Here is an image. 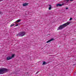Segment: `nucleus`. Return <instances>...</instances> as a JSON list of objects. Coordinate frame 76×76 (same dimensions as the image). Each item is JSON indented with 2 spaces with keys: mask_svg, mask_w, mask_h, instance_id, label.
<instances>
[{
  "mask_svg": "<svg viewBox=\"0 0 76 76\" xmlns=\"http://www.w3.org/2000/svg\"><path fill=\"white\" fill-rule=\"evenodd\" d=\"M70 23H71V22H67L66 23H65L62 25H61L57 29V30L58 31V30H61V29H63V28H64L65 27L67 26V25H69V24H70Z\"/></svg>",
  "mask_w": 76,
  "mask_h": 76,
  "instance_id": "1",
  "label": "nucleus"
},
{
  "mask_svg": "<svg viewBox=\"0 0 76 76\" xmlns=\"http://www.w3.org/2000/svg\"><path fill=\"white\" fill-rule=\"evenodd\" d=\"M8 70L7 69L5 68L1 67L0 68V74H4L5 73H7Z\"/></svg>",
  "mask_w": 76,
  "mask_h": 76,
  "instance_id": "2",
  "label": "nucleus"
},
{
  "mask_svg": "<svg viewBox=\"0 0 76 76\" xmlns=\"http://www.w3.org/2000/svg\"><path fill=\"white\" fill-rule=\"evenodd\" d=\"M25 35V32L24 31H22L19 33L18 34H17V37H23Z\"/></svg>",
  "mask_w": 76,
  "mask_h": 76,
  "instance_id": "3",
  "label": "nucleus"
},
{
  "mask_svg": "<svg viewBox=\"0 0 76 76\" xmlns=\"http://www.w3.org/2000/svg\"><path fill=\"white\" fill-rule=\"evenodd\" d=\"M64 4H56V7H61V6H64Z\"/></svg>",
  "mask_w": 76,
  "mask_h": 76,
  "instance_id": "4",
  "label": "nucleus"
},
{
  "mask_svg": "<svg viewBox=\"0 0 76 76\" xmlns=\"http://www.w3.org/2000/svg\"><path fill=\"white\" fill-rule=\"evenodd\" d=\"M11 59H12V58L10 56H8L7 58V60H9Z\"/></svg>",
  "mask_w": 76,
  "mask_h": 76,
  "instance_id": "5",
  "label": "nucleus"
},
{
  "mask_svg": "<svg viewBox=\"0 0 76 76\" xmlns=\"http://www.w3.org/2000/svg\"><path fill=\"white\" fill-rule=\"evenodd\" d=\"M28 4V3H25L23 4V6H26Z\"/></svg>",
  "mask_w": 76,
  "mask_h": 76,
  "instance_id": "6",
  "label": "nucleus"
},
{
  "mask_svg": "<svg viewBox=\"0 0 76 76\" xmlns=\"http://www.w3.org/2000/svg\"><path fill=\"white\" fill-rule=\"evenodd\" d=\"M21 21V20H20V19H18L17 21H16L15 22V23H17Z\"/></svg>",
  "mask_w": 76,
  "mask_h": 76,
  "instance_id": "7",
  "label": "nucleus"
},
{
  "mask_svg": "<svg viewBox=\"0 0 76 76\" xmlns=\"http://www.w3.org/2000/svg\"><path fill=\"white\" fill-rule=\"evenodd\" d=\"M45 64H47V63L45 61H43V64H42V65H45Z\"/></svg>",
  "mask_w": 76,
  "mask_h": 76,
  "instance_id": "8",
  "label": "nucleus"
},
{
  "mask_svg": "<svg viewBox=\"0 0 76 76\" xmlns=\"http://www.w3.org/2000/svg\"><path fill=\"white\" fill-rule=\"evenodd\" d=\"M70 0L71 1H73V0H66V2L67 3H69V1Z\"/></svg>",
  "mask_w": 76,
  "mask_h": 76,
  "instance_id": "9",
  "label": "nucleus"
},
{
  "mask_svg": "<svg viewBox=\"0 0 76 76\" xmlns=\"http://www.w3.org/2000/svg\"><path fill=\"white\" fill-rule=\"evenodd\" d=\"M15 54H13L12 55L11 57V58H13V57H14V56H15Z\"/></svg>",
  "mask_w": 76,
  "mask_h": 76,
  "instance_id": "10",
  "label": "nucleus"
},
{
  "mask_svg": "<svg viewBox=\"0 0 76 76\" xmlns=\"http://www.w3.org/2000/svg\"><path fill=\"white\" fill-rule=\"evenodd\" d=\"M15 26V24H11L10 25V27H12V26Z\"/></svg>",
  "mask_w": 76,
  "mask_h": 76,
  "instance_id": "11",
  "label": "nucleus"
},
{
  "mask_svg": "<svg viewBox=\"0 0 76 76\" xmlns=\"http://www.w3.org/2000/svg\"><path fill=\"white\" fill-rule=\"evenodd\" d=\"M50 41H53V40H55L53 38H52L50 39Z\"/></svg>",
  "mask_w": 76,
  "mask_h": 76,
  "instance_id": "12",
  "label": "nucleus"
},
{
  "mask_svg": "<svg viewBox=\"0 0 76 76\" xmlns=\"http://www.w3.org/2000/svg\"><path fill=\"white\" fill-rule=\"evenodd\" d=\"M51 42L50 40H48V41L47 42V43H48V42Z\"/></svg>",
  "mask_w": 76,
  "mask_h": 76,
  "instance_id": "13",
  "label": "nucleus"
},
{
  "mask_svg": "<svg viewBox=\"0 0 76 76\" xmlns=\"http://www.w3.org/2000/svg\"><path fill=\"white\" fill-rule=\"evenodd\" d=\"M51 8H52L51 7H49V10H51Z\"/></svg>",
  "mask_w": 76,
  "mask_h": 76,
  "instance_id": "14",
  "label": "nucleus"
},
{
  "mask_svg": "<svg viewBox=\"0 0 76 76\" xmlns=\"http://www.w3.org/2000/svg\"><path fill=\"white\" fill-rule=\"evenodd\" d=\"M72 18H70V19H69V20H72Z\"/></svg>",
  "mask_w": 76,
  "mask_h": 76,
  "instance_id": "15",
  "label": "nucleus"
},
{
  "mask_svg": "<svg viewBox=\"0 0 76 76\" xmlns=\"http://www.w3.org/2000/svg\"><path fill=\"white\" fill-rule=\"evenodd\" d=\"M19 25V24H17L15 25V26H18Z\"/></svg>",
  "mask_w": 76,
  "mask_h": 76,
  "instance_id": "16",
  "label": "nucleus"
},
{
  "mask_svg": "<svg viewBox=\"0 0 76 76\" xmlns=\"http://www.w3.org/2000/svg\"><path fill=\"white\" fill-rule=\"evenodd\" d=\"M39 72V71H38L36 73V74H35V75H37V73H38Z\"/></svg>",
  "mask_w": 76,
  "mask_h": 76,
  "instance_id": "17",
  "label": "nucleus"
},
{
  "mask_svg": "<svg viewBox=\"0 0 76 76\" xmlns=\"http://www.w3.org/2000/svg\"><path fill=\"white\" fill-rule=\"evenodd\" d=\"M2 14H3V13L1 12H0V15H1Z\"/></svg>",
  "mask_w": 76,
  "mask_h": 76,
  "instance_id": "18",
  "label": "nucleus"
},
{
  "mask_svg": "<svg viewBox=\"0 0 76 76\" xmlns=\"http://www.w3.org/2000/svg\"><path fill=\"white\" fill-rule=\"evenodd\" d=\"M66 9H68V7H67L66 8Z\"/></svg>",
  "mask_w": 76,
  "mask_h": 76,
  "instance_id": "19",
  "label": "nucleus"
},
{
  "mask_svg": "<svg viewBox=\"0 0 76 76\" xmlns=\"http://www.w3.org/2000/svg\"><path fill=\"white\" fill-rule=\"evenodd\" d=\"M49 6L50 7H51V5H50Z\"/></svg>",
  "mask_w": 76,
  "mask_h": 76,
  "instance_id": "20",
  "label": "nucleus"
},
{
  "mask_svg": "<svg viewBox=\"0 0 76 76\" xmlns=\"http://www.w3.org/2000/svg\"><path fill=\"white\" fill-rule=\"evenodd\" d=\"M3 0H0V1H3Z\"/></svg>",
  "mask_w": 76,
  "mask_h": 76,
  "instance_id": "21",
  "label": "nucleus"
},
{
  "mask_svg": "<svg viewBox=\"0 0 76 76\" xmlns=\"http://www.w3.org/2000/svg\"><path fill=\"white\" fill-rule=\"evenodd\" d=\"M50 35V34H49L48 35Z\"/></svg>",
  "mask_w": 76,
  "mask_h": 76,
  "instance_id": "22",
  "label": "nucleus"
},
{
  "mask_svg": "<svg viewBox=\"0 0 76 76\" xmlns=\"http://www.w3.org/2000/svg\"><path fill=\"white\" fill-rule=\"evenodd\" d=\"M27 74H28V72H27Z\"/></svg>",
  "mask_w": 76,
  "mask_h": 76,
  "instance_id": "23",
  "label": "nucleus"
},
{
  "mask_svg": "<svg viewBox=\"0 0 76 76\" xmlns=\"http://www.w3.org/2000/svg\"><path fill=\"white\" fill-rule=\"evenodd\" d=\"M50 56H51V55H50Z\"/></svg>",
  "mask_w": 76,
  "mask_h": 76,
  "instance_id": "24",
  "label": "nucleus"
},
{
  "mask_svg": "<svg viewBox=\"0 0 76 76\" xmlns=\"http://www.w3.org/2000/svg\"><path fill=\"white\" fill-rule=\"evenodd\" d=\"M65 1H66V0H65Z\"/></svg>",
  "mask_w": 76,
  "mask_h": 76,
  "instance_id": "25",
  "label": "nucleus"
}]
</instances>
